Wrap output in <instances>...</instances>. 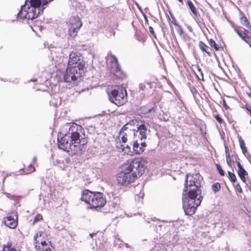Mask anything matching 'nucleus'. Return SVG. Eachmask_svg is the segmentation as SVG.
Returning a JSON list of instances; mask_svg holds the SVG:
<instances>
[{
	"instance_id": "473e14b6",
	"label": "nucleus",
	"mask_w": 251,
	"mask_h": 251,
	"mask_svg": "<svg viewBox=\"0 0 251 251\" xmlns=\"http://www.w3.org/2000/svg\"><path fill=\"white\" fill-rule=\"evenodd\" d=\"M43 218L42 215L40 214H37L36 216L34 217L33 220V223H37L40 220H42Z\"/></svg>"
},
{
	"instance_id": "f704fd0d",
	"label": "nucleus",
	"mask_w": 251,
	"mask_h": 251,
	"mask_svg": "<svg viewBox=\"0 0 251 251\" xmlns=\"http://www.w3.org/2000/svg\"><path fill=\"white\" fill-rule=\"evenodd\" d=\"M176 26H177L176 31L177 32V33L179 34V35L181 36L183 33L182 29L179 25H176Z\"/></svg>"
},
{
	"instance_id": "c756f323",
	"label": "nucleus",
	"mask_w": 251,
	"mask_h": 251,
	"mask_svg": "<svg viewBox=\"0 0 251 251\" xmlns=\"http://www.w3.org/2000/svg\"><path fill=\"white\" fill-rule=\"evenodd\" d=\"M121 136V141L123 143H125L127 142V137L126 132H124V133L119 134Z\"/></svg>"
},
{
	"instance_id": "a19ab883",
	"label": "nucleus",
	"mask_w": 251,
	"mask_h": 251,
	"mask_svg": "<svg viewBox=\"0 0 251 251\" xmlns=\"http://www.w3.org/2000/svg\"><path fill=\"white\" fill-rule=\"evenodd\" d=\"M198 16H200V15H199V14H198V15H197V17H195V16L194 15L193 18L195 19V20L196 22L197 23V24L199 25V26H201V25H200V23H201V21H200V20L199 18H198Z\"/></svg>"
},
{
	"instance_id": "dca6fc26",
	"label": "nucleus",
	"mask_w": 251,
	"mask_h": 251,
	"mask_svg": "<svg viewBox=\"0 0 251 251\" xmlns=\"http://www.w3.org/2000/svg\"><path fill=\"white\" fill-rule=\"evenodd\" d=\"M199 46L200 49L203 51L205 52L209 56H212V49L205 45L202 41L199 42Z\"/></svg>"
},
{
	"instance_id": "cd10ccee",
	"label": "nucleus",
	"mask_w": 251,
	"mask_h": 251,
	"mask_svg": "<svg viewBox=\"0 0 251 251\" xmlns=\"http://www.w3.org/2000/svg\"><path fill=\"white\" fill-rule=\"evenodd\" d=\"M123 151H124L125 153H126L127 154L130 153H132V152L131 151V147L127 145L126 146H124V149Z\"/></svg>"
},
{
	"instance_id": "393cba45",
	"label": "nucleus",
	"mask_w": 251,
	"mask_h": 251,
	"mask_svg": "<svg viewBox=\"0 0 251 251\" xmlns=\"http://www.w3.org/2000/svg\"><path fill=\"white\" fill-rule=\"evenodd\" d=\"M220 188L221 184L219 182L215 183L212 185V189L215 193L218 192Z\"/></svg>"
},
{
	"instance_id": "4468645a",
	"label": "nucleus",
	"mask_w": 251,
	"mask_h": 251,
	"mask_svg": "<svg viewBox=\"0 0 251 251\" xmlns=\"http://www.w3.org/2000/svg\"><path fill=\"white\" fill-rule=\"evenodd\" d=\"M3 223L6 226L12 229L16 228L18 225V221L12 216H7L4 218Z\"/></svg>"
},
{
	"instance_id": "f257e3e1",
	"label": "nucleus",
	"mask_w": 251,
	"mask_h": 251,
	"mask_svg": "<svg viewBox=\"0 0 251 251\" xmlns=\"http://www.w3.org/2000/svg\"><path fill=\"white\" fill-rule=\"evenodd\" d=\"M88 142L84 129L75 124L70 126L65 134L60 132L57 136V145L59 149L72 154H81L84 151Z\"/></svg>"
},
{
	"instance_id": "aec40b11",
	"label": "nucleus",
	"mask_w": 251,
	"mask_h": 251,
	"mask_svg": "<svg viewBox=\"0 0 251 251\" xmlns=\"http://www.w3.org/2000/svg\"><path fill=\"white\" fill-rule=\"evenodd\" d=\"M12 243L11 242H8L6 245L3 246V251H17L14 248L11 247Z\"/></svg>"
},
{
	"instance_id": "8fccbe9b",
	"label": "nucleus",
	"mask_w": 251,
	"mask_h": 251,
	"mask_svg": "<svg viewBox=\"0 0 251 251\" xmlns=\"http://www.w3.org/2000/svg\"><path fill=\"white\" fill-rule=\"evenodd\" d=\"M187 27L190 32H193V29L191 26L187 25Z\"/></svg>"
},
{
	"instance_id": "680f3d73",
	"label": "nucleus",
	"mask_w": 251,
	"mask_h": 251,
	"mask_svg": "<svg viewBox=\"0 0 251 251\" xmlns=\"http://www.w3.org/2000/svg\"><path fill=\"white\" fill-rule=\"evenodd\" d=\"M179 2L181 3L182 4H183V0H177Z\"/></svg>"
},
{
	"instance_id": "338daca9",
	"label": "nucleus",
	"mask_w": 251,
	"mask_h": 251,
	"mask_svg": "<svg viewBox=\"0 0 251 251\" xmlns=\"http://www.w3.org/2000/svg\"><path fill=\"white\" fill-rule=\"evenodd\" d=\"M2 251H3V250L2 249Z\"/></svg>"
},
{
	"instance_id": "6ab92c4d",
	"label": "nucleus",
	"mask_w": 251,
	"mask_h": 251,
	"mask_svg": "<svg viewBox=\"0 0 251 251\" xmlns=\"http://www.w3.org/2000/svg\"><path fill=\"white\" fill-rule=\"evenodd\" d=\"M113 75H114L120 79H124L126 77V74L122 72L121 69H118L112 73Z\"/></svg>"
},
{
	"instance_id": "f8f14e48",
	"label": "nucleus",
	"mask_w": 251,
	"mask_h": 251,
	"mask_svg": "<svg viewBox=\"0 0 251 251\" xmlns=\"http://www.w3.org/2000/svg\"><path fill=\"white\" fill-rule=\"evenodd\" d=\"M150 126L146 125L144 121H143L140 125H137V129H132L134 131V138L142 141L146 139L147 136V131Z\"/></svg>"
},
{
	"instance_id": "5701e85b",
	"label": "nucleus",
	"mask_w": 251,
	"mask_h": 251,
	"mask_svg": "<svg viewBox=\"0 0 251 251\" xmlns=\"http://www.w3.org/2000/svg\"><path fill=\"white\" fill-rule=\"evenodd\" d=\"M35 171V168L32 165V164H30L28 167L26 169V171H25L23 169H21L20 171L24 172L25 174H30L32 172H33Z\"/></svg>"
},
{
	"instance_id": "2eb2a0df",
	"label": "nucleus",
	"mask_w": 251,
	"mask_h": 251,
	"mask_svg": "<svg viewBox=\"0 0 251 251\" xmlns=\"http://www.w3.org/2000/svg\"><path fill=\"white\" fill-rule=\"evenodd\" d=\"M110 63V71L112 73L121 68L117 57L113 55H111Z\"/></svg>"
},
{
	"instance_id": "6e6d98bb",
	"label": "nucleus",
	"mask_w": 251,
	"mask_h": 251,
	"mask_svg": "<svg viewBox=\"0 0 251 251\" xmlns=\"http://www.w3.org/2000/svg\"><path fill=\"white\" fill-rule=\"evenodd\" d=\"M160 26H161L162 29L163 30L164 29V28L166 27V25L164 23H163L160 25Z\"/></svg>"
},
{
	"instance_id": "9b49d317",
	"label": "nucleus",
	"mask_w": 251,
	"mask_h": 251,
	"mask_svg": "<svg viewBox=\"0 0 251 251\" xmlns=\"http://www.w3.org/2000/svg\"><path fill=\"white\" fill-rule=\"evenodd\" d=\"M82 25V23L78 17H73L70 19V24L68 30L69 35L71 37H75Z\"/></svg>"
},
{
	"instance_id": "09e8293b",
	"label": "nucleus",
	"mask_w": 251,
	"mask_h": 251,
	"mask_svg": "<svg viewBox=\"0 0 251 251\" xmlns=\"http://www.w3.org/2000/svg\"><path fill=\"white\" fill-rule=\"evenodd\" d=\"M223 106H224V107L226 109H227L229 108V107H228V106L227 105V104H226V100H223Z\"/></svg>"
},
{
	"instance_id": "ea45409f",
	"label": "nucleus",
	"mask_w": 251,
	"mask_h": 251,
	"mask_svg": "<svg viewBox=\"0 0 251 251\" xmlns=\"http://www.w3.org/2000/svg\"><path fill=\"white\" fill-rule=\"evenodd\" d=\"M235 188L238 191V192L240 193H243L242 189L241 188V186L239 183H237L236 185Z\"/></svg>"
},
{
	"instance_id": "49530a36",
	"label": "nucleus",
	"mask_w": 251,
	"mask_h": 251,
	"mask_svg": "<svg viewBox=\"0 0 251 251\" xmlns=\"http://www.w3.org/2000/svg\"><path fill=\"white\" fill-rule=\"evenodd\" d=\"M245 108L246 109V110L247 111H248L250 113V114H251V107L248 105L247 104H246L245 105Z\"/></svg>"
},
{
	"instance_id": "c03bdc74",
	"label": "nucleus",
	"mask_w": 251,
	"mask_h": 251,
	"mask_svg": "<svg viewBox=\"0 0 251 251\" xmlns=\"http://www.w3.org/2000/svg\"><path fill=\"white\" fill-rule=\"evenodd\" d=\"M139 89L141 90H144L146 87L145 85L143 83H140L139 84Z\"/></svg>"
},
{
	"instance_id": "c85d7f7f",
	"label": "nucleus",
	"mask_w": 251,
	"mask_h": 251,
	"mask_svg": "<svg viewBox=\"0 0 251 251\" xmlns=\"http://www.w3.org/2000/svg\"><path fill=\"white\" fill-rule=\"evenodd\" d=\"M216 166L217 169L219 173L220 174V175H221L222 176H224L225 174V173L224 171L222 169L221 166L219 164H217Z\"/></svg>"
},
{
	"instance_id": "e2e57ef3",
	"label": "nucleus",
	"mask_w": 251,
	"mask_h": 251,
	"mask_svg": "<svg viewBox=\"0 0 251 251\" xmlns=\"http://www.w3.org/2000/svg\"><path fill=\"white\" fill-rule=\"evenodd\" d=\"M41 251H44V248H43Z\"/></svg>"
},
{
	"instance_id": "79ce46f5",
	"label": "nucleus",
	"mask_w": 251,
	"mask_h": 251,
	"mask_svg": "<svg viewBox=\"0 0 251 251\" xmlns=\"http://www.w3.org/2000/svg\"><path fill=\"white\" fill-rule=\"evenodd\" d=\"M233 162H235L237 164V166L238 168V170L240 169H241L242 168H243V167L242 166V165L240 164V162L239 161H237V160L236 161H234V160H233Z\"/></svg>"
},
{
	"instance_id": "0eeeda50",
	"label": "nucleus",
	"mask_w": 251,
	"mask_h": 251,
	"mask_svg": "<svg viewBox=\"0 0 251 251\" xmlns=\"http://www.w3.org/2000/svg\"><path fill=\"white\" fill-rule=\"evenodd\" d=\"M127 96L125 88L119 85L112 87L108 93L109 100L118 106L123 105L127 102Z\"/></svg>"
},
{
	"instance_id": "052dcab7",
	"label": "nucleus",
	"mask_w": 251,
	"mask_h": 251,
	"mask_svg": "<svg viewBox=\"0 0 251 251\" xmlns=\"http://www.w3.org/2000/svg\"><path fill=\"white\" fill-rule=\"evenodd\" d=\"M37 237H38V235H37V234H36V235H35V236H34V239H35V240H36V238H37Z\"/></svg>"
},
{
	"instance_id": "c9c22d12",
	"label": "nucleus",
	"mask_w": 251,
	"mask_h": 251,
	"mask_svg": "<svg viewBox=\"0 0 251 251\" xmlns=\"http://www.w3.org/2000/svg\"><path fill=\"white\" fill-rule=\"evenodd\" d=\"M226 163L229 167L231 166V160L230 156H228V154L227 155H226Z\"/></svg>"
},
{
	"instance_id": "423d86ee",
	"label": "nucleus",
	"mask_w": 251,
	"mask_h": 251,
	"mask_svg": "<svg viewBox=\"0 0 251 251\" xmlns=\"http://www.w3.org/2000/svg\"><path fill=\"white\" fill-rule=\"evenodd\" d=\"M203 197L201 195H190L189 194L183 193V208L185 213L187 215H192L196 211L197 207L200 205Z\"/></svg>"
},
{
	"instance_id": "72a5a7b5",
	"label": "nucleus",
	"mask_w": 251,
	"mask_h": 251,
	"mask_svg": "<svg viewBox=\"0 0 251 251\" xmlns=\"http://www.w3.org/2000/svg\"><path fill=\"white\" fill-rule=\"evenodd\" d=\"M239 141L240 146V147L241 149L246 148L245 143L241 137H240L239 138Z\"/></svg>"
},
{
	"instance_id": "1a4fd4ad",
	"label": "nucleus",
	"mask_w": 251,
	"mask_h": 251,
	"mask_svg": "<svg viewBox=\"0 0 251 251\" xmlns=\"http://www.w3.org/2000/svg\"><path fill=\"white\" fill-rule=\"evenodd\" d=\"M83 73L77 69L67 66L63 74V81L66 83H72L74 85H77Z\"/></svg>"
},
{
	"instance_id": "0e129e2a",
	"label": "nucleus",
	"mask_w": 251,
	"mask_h": 251,
	"mask_svg": "<svg viewBox=\"0 0 251 251\" xmlns=\"http://www.w3.org/2000/svg\"><path fill=\"white\" fill-rule=\"evenodd\" d=\"M90 235L92 237V234H90Z\"/></svg>"
},
{
	"instance_id": "58836bf2",
	"label": "nucleus",
	"mask_w": 251,
	"mask_h": 251,
	"mask_svg": "<svg viewBox=\"0 0 251 251\" xmlns=\"http://www.w3.org/2000/svg\"><path fill=\"white\" fill-rule=\"evenodd\" d=\"M156 107V106L154 105L153 107L148 109V111L146 112V113H151V112H153V113H154L155 112V108Z\"/></svg>"
},
{
	"instance_id": "6e6552de",
	"label": "nucleus",
	"mask_w": 251,
	"mask_h": 251,
	"mask_svg": "<svg viewBox=\"0 0 251 251\" xmlns=\"http://www.w3.org/2000/svg\"><path fill=\"white\" fill-rule=\"evenodd\" d=\"M240 22L242 25L246 26L248 29H243V30L238 29L237 27H234L235 31L237 34L247 43L251 48V26L247 18L244 16V13L240 11Z\"/></svg>"
},
{
	"instance_id": "9d476101",
	"label": "nucleus",
	"mask_w": 251,
	"mask_h": 251,
	"mask_svg": "<svg viewBox=\"0 0 251 251\" xmlns=\"http://www.w3.org/2000/svg\"><path fill=\"white\" fill-rule=\"evenodd\" d=\"M85 61L82 55L77 52L72 51L69 55V60L68 66L77 69L81 72H84Z\"/></svg>"
},
{
	"instance_id": "bf43d9fd",
	"label": "nucleus",
	"mask_w": 251,
	"mask_h": 251,
	"mask_svg": "<svg viewBox=\"0 0 251 251\" xmlns=\"http://www.w3.org/2000/svg\"><path fill=\"white\" fill-rule=\"evenodd\" d=\"M125 246L127 248H130L129 245L127 244V243H126L125 244Z\"/></svg>"
},
{
	"instance_id": "13d9d810",
	"label": "nucleus",
	"mask_w": 251,
	"mask_h": 251,
	"mask_svg": "<svg viewBox=\"0 0 251 251\" xmlns=\"http://www.w3.org/2000/svg\"><path fill=\"white\" fill-rule=\"evenodd\" d=\"M157 220V219L155 217L151 218V220L152 221H155Z\"/></svg>"
},
{
	"instance_id": "a211bd4d",
	"label": "nucleus",
	"mask_w": 251,
	"mask_h": 251,
	"mask_svg": "<svg viewBox=\"0 0 251 251\" xmlns=\"http://www.w3.org/2000/svg\"><path fill=\"white\" fill-rule=\"evenodd\" d=\"M187 5L189 7V9L191 10L193 14L195 17H197V15H198V12L197 11L196 8L195 7L194 5L192 3V2L191 0H188L187 2Z\"/></svg>"
},
{
	"instance_id": "864d4df0",
	"label": "nucleus",
	"mask_w": 251,
	"mask_h": 251,
	"mask_svg": "<svg viewBox=\"0 0 251 251\" xmlns=\"http://www.w3.org/2000/svg\"><path fill=\"white\" fill-rule=\"evenodd\" d=\"M238 157L237 154H233L232 155V158L233 159H235V161L237 160V157Z\"/></svg>"
},
{
	"instance_id": "5fc2aeb1",
	"label": "nucleus",
	"mask_w": 251,
	"mask_h": 251,
	"mask_svg": "<svg viewBox=\"0 0 251 251\" xmlns=\"http://www.w3.org/2000/svg\"><path fill=\"white\" fill-rule=\"evenodd\" d=\"M242 149V152L243 153L245 154V153H246L247 150V148L246 147V148H243V149Z\"/></svg>"
},
{
	"instance_id": "f3484780",
	"label": "nucleus",
	"mask_w": 251,
	"mask_h": 251,
	"mask_svg": "<svg viewBox=\"0 0 251 251\" xmlns=\"http://www.w3.org/2000/svg\"><path fill=\"white\" fill-rule=\"evenodd\" d=\"M238 175L240 177V179L244 182H246V179L245 177L246 176L248 175V173L243 168L240 169L237 171Z\"/></svg>"
},
{
	"instance_id": "bb28decb",
	"label": "nucleus",
	"mask_w": 251,
	"mask_h": 251,
	"mask_svg": "<svg viewBox=\"0 0 251 251\" xmlns=\"http://www.w3.org/2000/svg\"><path fill=\"white\" fill-rule=\"evenodd\" d=\"M124 145L121 144V141L117 142L116 144V148L119 150V151H123L124 149Z\"/></svg>"
},
{
	"instance_id": "37998d69",
	"label": "nucleus",
	"mask_w": 251,
	"mask_h": 251,
	"mask_svg": "<svg viewBox=\"0 0 251 251\" xmlns=\"http://www.w3.org/2000/svg\"><path fill=\"white\" fill-rule=\"evenodd\" d=\"M190 89H191V91L193 95H195V94L198 93V91L194 87H192Z\"/></svg>"
},
{
	"instance_id": "4c0bfd02",
	"label": "nucleus",
	"mask_w": 251,
	"mask_h": 251,
	"mask_svg": "<svg viewBox=\"0 0 251 251\" xmlns=\"http://www.w3.org/2000/svg\"><path fill=\"white\" fill-rule=\"evenodd\" d=\"M149 31L151 34L154 37H156V35L155 34V32L153 30V28L152 26H149Z\"/></svg>"
},
{
	"instance_id": "603ef678",
	"label": "nucleus",
	"mask_w": 251,
	"mask_h": 251,
	"mask_svg": "<svg viewBox=\"0 0 251 251\" xmlns=\"http://www.w3.org/2000/svg\"><path fill=\"white\" fill-rule=\"evenodd\" d=\"M44 251H51L50 248L49 247H47V246L44 247Z\"/></svg>"
},
{
	"instance_id": "2f4dec72",
	"label": "nucleus",
	"mask_w": 251,
	"mask_h": 251,
	"mask_svg": "<svg viewBox=\"0 0 251 251\" xmlns=\"http://www.w3.org/2000/svg\"><path fill=\"white\" fill-rule=\"evenodd\" d=\"M169 13L171 15V17H172V20L171 19V18H170V17L168 16V20L172 23H173L174 25H178V24L176 23V19L175 18L172 16V13L171 12H169Z\"/></svg>"
},
{
	"instance_id": "7c9ffc66",
	"label": "nucleus",
	"mask_w": 251,
	"mask_h": 251,
	"mask_svg": "<svg viewBox=\"0 0 251 251\" xmlns=\"http://www.w3.org/2000/svg\"><path fill=\"white\" fill-rule=\"evenodd\" d=\"M128 126H129V125L128 124V123H127L121 129V130L119 131V134L124 133L125 131L127 130V129L129 128Z\"/></svg>"
},
{
	"instance_id": "7ed1b4c3",
	"label": "nucleus",
	"mask_w": 251,
	"mask_h": 251,
	"mask_svg": "<svg viewBox=\"0 0 251 251\" xmlns=\"http://www.w3.org/2000/svg\"><path fill=\"white\" fill-rule=\"evenodd\" d=\"M53 0H26L25 4L21 6L17 14V18L21 19H34L41 14L47 4Z\"/></svg>"
},
{
	"instance_id": "a878e982",
	"label": "nucleus",
	"mask_w": 251,
	"mask_h": 251,
	"mask_svg": "<svg viewBox=\"0 0 251 251\" xmlns=\"http://www.w3.org/2000/svg\"><path fill=\"white\" fill-rule=\"evenodd\" d=\"M228 178L230 180V181L232 183L235 182L237 179L234 173H231V172H228Z\"/></svg>"
},
{
	"instance_id": "39448f33",
	"label": "nucleus",
	"mask_w": 251,
	"mask_h": 251,
	"mask_svg": "<svg viewBox=\"0 0 251 251\" xmlns=\"http://www.w3.org/2000/svg\"><path fill=\"white\" fill-rule=\"evenodd\" d=\"M81 200L89 204L91 209L101 208L106 203V198L102 193L87 189L83 191Z\"/></svg>"
},
{
	"instance_id": "b1692460",
	"label": "nucleus",
	"mask_w": 251,
	"mask_h": 251,
	"mask_svg": "<svg viewBox=\"0 0 251 251\" xmlns=\"http://www.w3.org/2000/svg\"><path fill=\"white\" fill-rule=\"evenodd\" d=\"M196 68L198 73H199V74L201 75V77H200L198 75H196L197 78L199 80H203V75L201 69L200 68V66L198 65H197L196 66Z\"/></svg>"
},
{
	"instance_id": "ddd939ff",
	"label": "nucleus",
	"mask_w": 251,
	"mask_h": 251,
	"mask_svg": "<svg viewBox=\"0 0 251 251\" xmlns=\"http://www.w3.org/2000/svg\"><path fill=\"white\" fill-rule=\"evenodd\" d=\"M147 146L145 141H141L138 139H134L133 144V150L135 154H139L142 153L145 148Z\"/></svg>"
},
{
	"instance_id": "4be33fe9",
	"label": "nucleus",
	"mask_w": 251,
	"mask_h": 251,
	"mask_svg": "<svg viewBox=\"0 0 251 251\" xmlns=\"http://www.w3.org/2000/svg\"><path fill=\"white\" fill-rule=\"evenodd\" d=\"M142 122V121H137L136 119H133L130 120L129 122H128V124L129 125V126H130L131 127L132 126H136V128H137V125H140Z\"/></svg>"
},
{
	"instance_id": "20e7f679",
	"label": "nucleus",
	"mask_w": 251,
	"mask_h": 251,
	"mask_svg": "<svg viewBox=\"0 0 251 251\" xmlns=\"http://www.w3.org/2000/svg\"><path fill=\"white\" fill-rule=\"evenodd\" d=\"M202 181L203 177L199 173L187 174L185 176L183 193H186L190 195H201V184Z\"/></svg>"
},
{
	"instance_id": "a18cd8bd",
	"label": "nucleus",
	"mask_w": 251,
	"mask_h": 251,
	"mask_svg": "<svg viewBox=\"0 0 251 251\" xmlns=\"http://www.w3.org/2000/svg\"><path fill=\"white\" fill-rule=\"evenodd\" d=\"M225 151H226V156L228 154V156H230L227 146H225Z\"/></svg>"
},
{
	"instance_id": "de8ad7c7",
	"label": "nucleus",
	"mask_w": 251,
	"mask_h": 251,
	"mask_svg": "<svg viewBox=\"0 0 251 251\" xmlns=\"http://www.w3.org/2000/svg\"><path fill=\"white\" fill-rule=\"evenodd\" d=\"M41 244L42 245V249H43V248H44V247H45V246L46 247L48 245L47 243L45 241H42Z\"/></svg>"
},
{
	"instance_id": "e433bc0d",
	"label": "nucleus",
	"mask_w": 251,
	"mask_h": 251,
	"mask_svg": "<svg viewBox=\"0 0 251 251\" xmlns=\"http://www.w3.org/2000/svg\"><path fill=\"white\" fill-rule=\"evenodd\" d=\"M215 119L220 124H222L223 122V120L220 117V116L218 114H217L214 116Z\"/></svg>"
},
{
	"instance_id": "412c9836",
	"label": "nucleus",
	"mask_w": 251,
	"mask_h": 251,
	"mask_svg": "<svg viewBox=\"0 0 251 251\" xmlns=\"http://www.w3.org/2000/svg\"><path fill=\"white\" fill-rule=\"evenodd\" d=\"M209 45L211 47H213L216 50H220L222 49L219 45L216 43L215 41L212 39L209 40Z\"/></svg>"
},
{
	"instance_id": "f03ea898",
	"label": "nucleus",
	"mask_w": 251,
	"mask_h": 251,
	"mask_svg": "<svg viewBox=\"0 0 251 251\" xmlns=\"http://www.w3.org/2000/svg\"><path fill=\"white\" fill-rule=\"evenodd\" d=\"M146 162L139 158H134L123 166V170L117 176L118 183L127 186L141 176L146 168Z\"/></svg>"
},
{
	"instance_id": "69168bd1",
	"label": "nucleus",
	"mask_w": 251,
	"mask_h": 251,
	"mask_svg": "<svg viewBox=\"0 0 251 251\" xmlns=\"http://www.w3.org/2000/svg\"><path fill=\"white\" fill-rule=\"evenodd\" d=\"M250 124L251 125V120H250Z\"/></svg>"
},
{
	"instance_id": "4d7b16f0",
	"label": "nucleus",
	"mask_w": 251,
	"mask_h": 251,
	"mask_svg": "<svg viewBox=\"0 0 251 251\" xmlns=\"http://www.w3.org/2000/svg\"><path fill=\"white\" fill-rule=\"evenodd\" d=\"M144 19H145L146 23L148 24V20L147 19V16L145 15H144Z\"/></svg>"
},
{
	"instance_id": "3c124183",
	"label": "nucleus",
	"mask_w": 251,
	"mask_h": 251,
	"mask_svg": "<svg viewBox=\"0 0 251 251\" xmlns=\"http://www.w3.org/2000/svg\"><path fill=\"white\" fill-rule=\"evenodd\" d=\"M35 247L37 251L42 250V247H41L40 245H36Z\"/></svg>"
}]
</instances>
